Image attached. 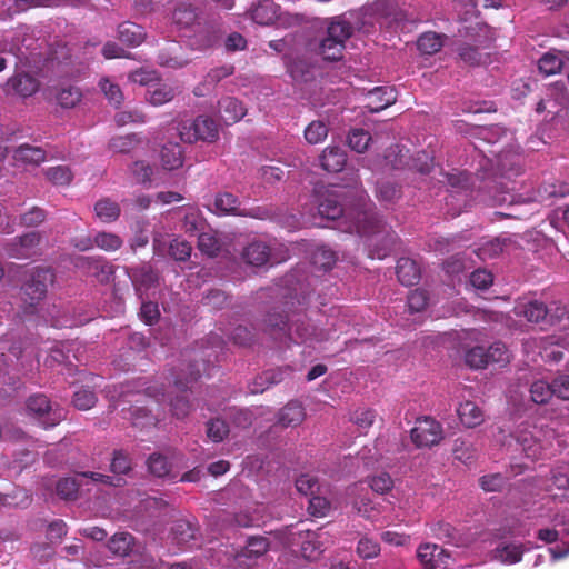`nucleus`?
<instances>
[{"mask_svg":"<svg viewBox=\"0 0 569 569\" xmlns=\"http://www.w3.org/2000/svg\"><path fill=\"white\" fill-rule=\"evenodd\" d=\"M459 58L468 66L475 67L486 62L478 47L462 43L458 48Z\"/></svg>","mask_w":569,"mask_h":569,"instance_id":"51","label":"nucleus"},{"mask_svg":"<svg viewBox=\"0 0 569 569\" xmlns=\"http://www.w3.org/2000/svg\"><path fill=\"white\" fill-rule=\"evenodd\" d=\"M552 308H548L543 302L538 300L529 301L523 308V317L530 322H542L548 319Z\"/></svg>","mask_w":569,"mask_h":569,"instance_id":"37","label":"nucleus"},{"mask_svg":"<svg viewBox=\"0 0 569 569\" xmlns=\"http://www.w3.org/2000/svg\"><path fill=\"white\" fill-rule=\"evenodd\" d=\"M242 258L250 266L261 267L269 261L270 248L262 241H253L243 249Z\"/></svg>","mask_w":569,"mask_h":569,"instance_id":"20","label":"nucleus"},{"mask_svg":"<svg viewBox=\"0 0 569 569\" xmlns=\"http://www.w3.org/2000/svg\"><path fill=\"white\" fill-rule=\"evenodd\" d=\"M44 365L50 368L71 365L69 350L66 351L64 348L60 346L51 348L44 360Z\"/></svg>","mask_w":569,"mask_h":569,"instance_id":"64","label":"nucleus"},{"mask_svg":"<svg viewBox=\"0 0 569 569\" xmlns=\"http://www.w3.org/2000/svg\"><path fill=\"white\" fill-rule=\"evenodd\" d=\"M118 39L128 47H138L146 39L144 29L130 21H124L118 26Z\"/></svg>","mask_w":569,"mask_h":569,"instance_id":"18","label":"nucleus"},{"mask_svg":"<svg viewBox=\"0 0 569 569\" xmlns=\"http://www.w3.org/2000/svg\"><path fill=\"white\" fill-rule=\"evenodd\" d=\"M357 553L362 559L376 558L380 553V545L377 540L365 536L358 541Z\"/></svg>","mask_w":569,"mask_h":569,"instance_id":"58","label":"nucleus"},{"mask_svg":"<svg viewBox=\"0 0 569 569\" xmlns=\"http://www.w3.org/2000/svg\"><path fill=\"white\" fill-rule=\"evenodd\" d=\"M553 395L552 383H548L543 380H537L531 383L530 397L531 400L537 405L547 403Z\"/></svg>","mask_w":569,"mask_h":569,"instance_id":"43","label":"nucleus"},{"mask_svg":"<svg viewBox=\"0 0 569 569\" xmlns=\"http://www.w3.org/2000/svg\"><path fill=\"white\" fill-rule=\"evenodd\" d=\"M466 363L472 369H482L488 366L487 351L483 347L477 346L466 352Z\"/></svg>","mask_w":569,"mask_h":569,"instance_id":"59","label":"nucleus"},{"mask_svg":"<svg viewBox=\"0 0 569 569\" xmlns=\"http://www.w3.org/2000/svg\"><path fill=\"white\" fill-rule=\"evenodd\" d=\"M301 550L306 558L315 559L322 552V546L317 541V535L313 531H306V540L301 543Z\"/></svg>","mask_w":569,"mask_h":569,"instance_id":"63","label":"nucleus"},{"mask_svg":"<svg viewBox=\"0 0 569 569\" xmlns=\"http://www.w3.org/2000/svg\"><path fill=\"white\" fill-rule=\"evenodd\" d=\"M567 196H569V183L562 181L542 183L537 190L538 200L541 202Z\"/></svg>","mask_w":569,"mask_h":569,"instance_id":"33","label":"nucleus"},{"mask_svg":"<svg viewBox=\"0 0 569 569\" xmlns=\"http://www.w3.org/2000/svg\"><path fill=\"white\" fill-rule=\"evenodd\" d=\"M187 369L188 372L183 377L176 371L171 372L177 395L170 398V410L177 419H183L190 413L192 406L188 391L190 386L201 377L200 365L197 361L189 363Z\"/></svg>","mask_w":569,"mask_h":569,"instance_id":"4","label":"nucleus"},{"mask_svg":"<svg viewBox=\"0 0 569 569\" xmlns=\"http://www.w3.org/2000/svg\"><path fill=\"white\" fill-rule=\"evenodd\" d=\"M214 207L217 211L224 214H237L239 208L238 198L230 192H221L216 196Z\"/></svg>","mask_w":569,"mask_h":569,"instance_id":"47","label":"nucleus"},{"mask_svg":"<svg viewBox=\"0 0 569 569\" xmlns=\"http://www.w3.org/2000/svg\"><path fill=\"white\" fill-rule=\"evenodd\" d=\"M160 157L162 167L167 170H174L183 164V150L177 142H168L163 144Z\"/></svg>","mask_w":569,"mask_h":569,"instance_id":"26","label":"nucleus"},{"mask_svg":"<svg viewBox=\"0 0 569 569\" xmlns=\"http://www.w3.org/2000/svg\"><path fill=\"white\" fill-rule=\"evenodd\" d=\"M345 44L340 41L326 37L320 43V54L325 60L337 61L342 58Z\"/></svg>","mask_w":569,"mask_h":569,"instance_id":"46","label":"nucleus"},{"mask_svg":"<svg viewBox=\"0 0 569 569\" xmlns=\"http://www.w3.org/2000/svg\"><path fill=\"white\" fill-rule=\"evenodd\" d=\"M172 19L180 28H189L197 20L196 9L191 4H180L174 9Z\"/></svg>","mask_w":569,"mask_h":569,"instance_id":"44","label":"nucleus"},{"mask_svg":"<svg viewBox=\"0 0 569 569\" xmlns=\"http://www.w3.org/2000/svg\"><path fill=\"white\" fill-rule=\"evenodd\" d=\"M99 86L110 103L114 104V107H119L122 103L123 94L118 84L104 78L100 80Z\"/></svg>","mask_w":569,"mask_h":569,"instance_id":"62","label":"nucleus"},{"mask_svg":"<svg viewBox=\"0 0 569 569\" xmlns=\"http://www.w3.org/2000/svg\"><path fill=\"white\" fill-rule=\"evenodd\" d=\"M134 537L129 532H117L108 541L109 551L117 557L129 556L134 548Z\"/></svg>","mask_w":569,"mask_h":569,"instance_id":"23","label":"nucleus"},{"mask_svg":"<svg viewBox=\"0 0 569 569\" xmlns=\"http://www.w3.org/2000/svg\"><path fill=\"white\" fill-rule=\"evenodd\" d=\"M53 97L61 108L71 109L81 101L82 92L77 86L61 84L53 89Z\"/></svg>","mask_w":569,"mask_h":569,"instance_id":"19","label":"nucleus"},{"mask_svg":"<svg viewBox=\"0 0 569 569\" xmlns=\"http://www.w3.org/2000/svg\"><path fill=\"white\" fill-rule=\"evenodd\" d=\"M44 176L54 186H69L73 179L70 168L62 164L47 168Z\"/></svg>","mask_w":569,"mask_h":569,"instance_id":"39","label":"nucleus"},{"mask_svg":"<svg viewBox=\"0 0 569 569\" xmlns=\"http://www.w3.org/2000/svg\"><path fill=\"white\" fill-rule=\"evenodd\" d=\"M54 281V273L51 268L37 267L30 271L28 278L21 286V299L26 313H34L37 306L48 292V287Z\"/></svg>","mask_w":569,"mask_h":569,"instance_id":"3","label":"nucleus"},{"mask_svg":"<svg viewBox=\"0 0 569 569\" xmlns=\"http://www.w3.org/2000/svg\"><path fill=\"white\" fill-rule=\"evenodd\" d=\"M234 67L229 66H221L211 69L204 77V80L201 84L197 86L194 89L196 96H203L204 89L207 87H214L217 83H219L222 79L228 78L229 76L233 74Z\"/></svg>","mask_w":569,"mask_h":569,"instance_id":"29","label":"nucleus"},{"mask_svg":"<svg viewBox=\"0 0 569 569\" xmlns=\"http://www.w3.org/2000/svg\"><path fill=\"white\" fill-rule=\"evenodd\" d=\"M396 273L398 280L407 287L418 283L420 279V268L418 263L410 258L402 257L397 261Z\"/></svg>","mask_w":569,"mask_h":569,"instance_id":"16","label":"nucleus"},{"mask_svg":"<svg viewBox=\"0 0 569 569\" xmlns=\"http://www.w3.org/2000/svg\"><path fill=\"white\" fill-rule=\"evenodd\" d=\"M457 413L461 423L467 428H476L485 421V415L473 401H465L459 405Z\"/></svg>","mask_w":569,"mask_h":569,"instance_id":"21","label":"nucleus"},{"mask_svg":"<svg viewBox=\"0 0 569 569\" xmlns=\"http://www.w3.org/2000/svg\"><path fill=\"white\" fill-rule=\"evenodd\" d=\"M319 161L323 170L340 172L347 163V154L342 148L329 146L322 151Z\"/></svg>","mask_w":569,"mask_h":569,"instance_id":"13","label":"nucleus"},{"mask_svg":"<svg viewBox=\"0 0 569 569\" xmlns=\"http://www.w3.org/2000/svg\"><path fill=\"white\" fill-rule=\"evenodd\" d=\"M246 112L242 102L234 97H224L219 101L220 118L228 126L241 120Z\"/></svg>","mask_w":569,"mask_h":569,"instance_id":"14","label":"nucleus"},{"mask_svg":"<svg viewBox=\"0 0 569 569\" xmlns=\"http://www.w3.org/2000/svg\"><path fill=\"white\" fill-rule=\"evenodd\" d=\"M306 418L303 406L299 401H290L278 413V422L287 427H297Z\"/></svg>","mask_w":569,"mask_h":569,"instance_id":"17","label":"nucleus"},{"mask_svg":"<svg viewBox=\"0 0 569 569\" xmlns=\"http://www.w3.org/2000/svg\"><path fill=\"white\" fill-rule=\"evenodd\" d=\"M80 483L76 478H62L57 482V495L66 500H73L77 498Z\"/></svg>","mask_w":569,"mask_h":569,"instance_id":"56","label":"nucleus"},{"mask_svg":"<svg viewBox=\"0 0 569 569\" xmlns=\"http://www.w3.org/2000/svg\"><path fill=\"white\" fill-rule=\"evenodd\" d=\"M86 268L100 282L107 283L114 274L116 268L103 258H86Z\"/></svg>","mask_w":569,"mask_h":569,"instance_id":"25","label":"nucleus"},{"mask_svg":"<svg viewBox=\"0 0 569 569\" xmlns=\"http://www.w3.org/2000/svg\"><path fill=\"white\" fill-rule=\"evenodd\" d=\"M94 212L102 222L112 223L119 219L121 208L116 201L109 198H102L96 202Z\"/></svg>","mask_w":569,"mask_h":569,"instance_id":"30","label":"nucleus"},{"mask_svg":"<svg viewBox=\"0 0 569 569\" xmlns=\"http://www.w3.org/2000/svg\"><path fill=\"white\" fill-rule=\"evenodd\" d=\"M197 532V522L188 519H179L174 521L171 528L173 540L180 546L188 545L196 540Z\"/></svg>","mask_w":569,"mask_h":569,"instance_id":"22","label":"nucleus"},{"mask_svg":"<svg viewBox=\"0 0 569 569\" xmlns=\"http://www.w3.org/2000/svg\"><path fill=\"white\" fill-rule=\"evenodd\" d=\"M487 351L488 365L498 363L503 366L509 362V352L505 343L493 342Z\"/></svg>","mask_w":569,"mask_h":569,"instance_id":"61","label":"nucleus"},{"mask_svg":"<svg viewBox=\"0 0 569 569\" xmlns=\"http://www.w3.org/2000/svg\"><path fill=\"white\" fill-rule=\"evenodd\" d=\"M328 136V127L322 121H312L305 129V138L310 144L322 142Z\"/></svg>","mask_w":569,"mask_h":569,"instance_id":"54","label":"nucleus"},{"mask_svg":"<svg viewBox=\"0 0 569 569\" xmlns=\"http://www.w3.org/2000/svg\"><path fill=\"white\" fill-rule=\"evenodd\" d=\"M511 242L507 237H497L492 239L483 240L480 247L477 249V256L481 260L497 258L502 253L503 249Z\"/></svg>","mask_w":569,"mask_h":569,"instance_id":"28","label":"nucleus"},{"mask_svg":"<svg viewBox=\"0 0 569 569\" xmlns=\"http://www.w3.org/2000/svg\"><path fill=\"white\" fill-rule=\"evenodd\" d=\"M433 167V158L426 151H419L415 157L409 154L408 169L416 170L420 173H429Z\"/></svg>","mask_w":569,"mask_h":569,"instance_id":"57","label":"nucleus"},{"mask_svg":"<svg viewBox=\"0 0 569 569\" xmlns=\"http://www.w3.org/2000/svg\"><path fill=\"white\" fill-rule=\"evenodd\" d=\"M445 36L436 32H425L417 41V48L422 54H435L440 51L443 46Z\"/></svg>","mask_w":569,"mask_h":569,"instance_id":"36","label":"nucleus"},{"mask_svg":"<svg viewBox=\"0 0 569 569\" xmlns=\"http://www.w3.org/2000/svg\"><path fill=\"white\" fill-rule=\"evenodd\" d=\"M147 468L157 478L176 479V475L172 473V463L160 452H153L148 457Z\"/></svg>","mask_w":569,"mask_h":569,"instance_id":"24","label":"nucleus"},{"mask_svg":"<svg viewBox=\"0 0 569 569\" xmlns=\"http://www.w3.org/2000/svg\"><path fill=\"white\" fill-rule=\"evenodd\" d=\"M14 161L24 164L39 166L47 159V152L41 147L22 143L13 150Z\"/></svg>","mask_w":569,"mask_h":569,"instance_id":"15","label":"nucleus"},{"mask_svg":"<svg viewBox=\"0 0 569 569\" xmlns=\"http://www.w3.org/2000/svg\"><path fill=\"white\" fill-rule=\"evenodd\" d=\"M291 373L292 370L289 367L263 371L254 379L251 392L261 393L271 386L282 382L287 377L291 376Z\"/></svg>","mask_w":569,"mask_h":569,"instance_id":"12","label":"nucleus"},{"mask_svg":"<svg viewBox=\"0 0 569 569\" xmlns=\"http://www.w3.org/2000/svg\"><path fill=\"white\" fill-rule=\"evenodd\" d=\"M179 134L182 141L192 143L198 140L213 142L219 137L218 126L213 119L199 116L191 122L180 126Z\"/></svg>","mask_w":569,"mask_h":569,"instance_id":"7","label":"nucleus"},{"mask_svg":"<svg viewBox=\"0 0 569 569\" xmlns=\"http://www.w3.org/2000/svg\"><path fill=\"white\" fill-rule=\"evenodd\" d=\"M385 161L391 169H405L409 166V150L403 146L393 144L386 150Z\"/></svg>","mask_w":569,"mask_h":569,"instance_id":"32","label":"nucleus"},{"mask_svg":"<svg viewBox=\"0 0 569 569\" xmlns=\"http://www.w3.org/2000/svg\"><path fill=\"white\" fill-rule=\"evenodd\" d=\"M27 410L43 428L54 427L64 418L63 410L58 406L53 407L43 393L30 396L27 400Z\"/></svg>","mask_w":569,"mask_h":569,"instance_id":"6","label":"nucleus"},{"mask_svg":"<svg viewBox=\"0 0 569 569\" xmlns=\"http://www.w3.org/2000/svg\"><path fill=\"white\" fill-rule=\"evenodd\" d=\"M206 221L198 209L190 208L184 213L182 229L189 236H199L203 232Z\"/></svg>","mask_w":569,"mask_h":569,"instance_id":"35","label":"nucleus"},{"mask_svg":"<svg viewBox=\"0 0 569 569\" xmlns=\"http://www.w3.org/2000/svg\"><path fill=\"white\" fill-rule=\"evenodd\" d=\"M277 16L278 7L271 0L260 1L251 11L252 20L261 26L272 24Z\"/></svg>","mask_w":569,"mask_h":569,"instance_id":"27","label":"nucleus"},{"mask_svg":"<svg viewBox=\"0 0 569 569\" xmlns=\"http://www.w3.org/2000/svg\"><path fill=\"white\" fill-rule=\"evenodd\" d=\"M174 98V89L169 84H159L153 90H149V102L159 107L170 102Z\"/></svg>","mask_w":569,"mask_h":569,"instance_id":"53","label":"nucleus"},{"mask_svg":"<svg viewBox=\"0 0 569 569\" xmlns=\"http://www.w3.org/2000/svg\"><path fill=\"white\" fill-rule=\"evenodd\" d=\"M562 59L555 53L547 52L538 61L539 71L546 76L556 74L561 71Z\"/></svg>","mask_w":569,"mask_h":569,"instance_id":"49","label":"nucleus"},{"mask_svg":"<svg viewBox=\"0 0 569 569\" xmlns=\"http://www.w3.org/2000/svg\"><path fill=\"white\" fill-rule=\"evenodd\" d=\"M410 438L417 448H430L443 439V429L437 420L423 417L417 420L410 431Z\"/></svg>","mask_w":569,"mask_h":569,"instance_id":"8","label":"nucleus"},{"mask_svg":"<svg viewBox=\"0 0 569 569\" xmlns=\"http://www.w3.org/2000/svg\"><path fill=\"white\" fill-rule=\"evenodd\" d=\"M376 417L377 413L373 409L358 408L351 413L350 421L357 426L360 432L366 433L373 425Z\"/></svg>","mask_w":569,"mask_h":569,"instance_id":"41","label":"nucleus"},{"mask_svg":"<svg viewBox=\"0 0 569 569\" xmlns=\"http://www.w3.org/2000/svg\"><path fill=\"white\" fill-rule=\"evenodd\" d=\"M535 427L529 422L520 423L513 431H509L503 427L498 428L499 438L498 440L502 446L508 445V438H512L521 448L525 456L532 460H539L542 458L545 447L541 440L533 432Z\"/></svg>","mask_w":569,"mask_h":569,"instance_id":"5","label":"nucleus"},{"mask_svg":"<svg viewBox=\"0 0 569 569\" xmlns=\"http://www.w3.org/2000/svg\"><path fill=\"white\" fill-rule=\"evenodd\" d=\"M417 558L423 569H440L447 566L449 553L436 543H423L417 550Z\"/></svg>","mask_w":569,"mask_h":569,"instance_id":"10","label":"nucleus"},{"mask_svg":"<svg viewBox=\"0 0 569 569\" xmlns=\"http://www.w3.org/2000/svg\"><path fill=\"white\" fill-rule=\"evenodd\" d=\"M110 471L113 473L111 477L128 476L132 471V459L123 449H118L112 452L110 461Z\"/></svg>","mask_w":569,"mask_h":569,"instance_id":"34","label":"nucleus"},{"mask_svg":"<svg viewBox=\"0 0 569 569\" xmlns=\"http://www.w3.org/2000/svg\"><path fill=\"white\" fill-rule=\"evenodd\" d=\"M93 242H96V247L107 252L117 251L123 244V240L120 236L107 231L97 232L93 236Z\"/></svg>","mask_w":569,"mask_h":569,"instance_id":"38","label":"nucleus"},{"mask_svg":"<svg viewBox=\"0 0 569 569\" xmlns=\"http://www.w3.org/2000/svg\"><path fill=\"white\" fill-rule=\"evenodd\" d=\"M367 107L371 112H379L397 100V92L392 87H376L368 92Z\"/></svg>","mask_w":569,"mask_h":569,"instance_id":"11","label":"nucleus"},{"mask_svg":"<svg viewBox=\"0 0 569 569\" xmlns=\"http://www.w3.org/2000/svg\"><path fill=\"white\" fill-rule=\"evenodd\" d=\"M523 545L507 543L496 549V557L506 563H517L522 559Z\"/></svg>","mask_w":569,"mask_h":569,"instance_id":"40","label":"nucleus"},{"mask_svg":"<svg viewBox=\"0 0 569 569\" xmlns=\"http://www.w3.org/2000/svg\"><path fill=\"white\" fill-rule=\"evenodd\" d=\"M8 84L21 97H30L38 90V81L27 73L13 76Z\"/></svg>","mask_w":569,"mask_h":569,"instance_id":"31","label":"nucleus"},{"mask_svg":"<svg viewBox=\"0 0 569 569\" xmlns=\"http://www.w3.org/2000/svg\"><path fill=\"white\" fill-rule=\"evenodd\" d=\"M41 241V234L37 231L24 233L9 244V253L18 259L32 258L38 253V247Z\"/></svg>","mask_w":569,"mask_h":569,"instance_id":"9","label":"nucleus"},{"mask_svg":"<svg viewBox=\"0 0 569 569\" xmlns=\"http://www.w3.org/2000/svg\"><path fill=\"white\" fill-rule=\"evenodd\" d=\"M229 435V426L219 418L207 422V436L213 442H221Z\"/></svg>","mask_w":569,"mask_h":569,"instance_id":"55","label":"nucleus"},{"mask_svg":"<svg viewBox=\"0 0 569 569\" xmlns=\"http://www.w3.org/2000/svg\"><path fill=\"white\" fill-rule=\"evenodd\" d=\"M370 141V133L363 129L355 128L351 129L348 133V144L353 151L358 153L365 152L368 149Z\"/></svg>","mask_w":569,"mask_h":569,"instance_id":"45","label":"nucleus"},{"mask_svg":"<svg viewBox=\"0 0 569 569\" xmlns=\"http://www.w3.org/2000/svg\"><path fill=\"white\" fill-rule=\"evenodd\" d=\"M140 143L137 134H127L114 137L109 141V149L114 152L127 153L133 150Z\"/></svg>","mask_w":569,"mask_h":569,"instance_id":"48","label":"nucleus"},{"mask_svg":"<svg viewBox=\"0 0 569 569\" xmlns=\"http://www.w3.org/2000/svg\"><path fill=\"white\" fill-rule=\"evenodd\" d=\"M452 455L456 460L467 465L470 463L476 457V449L472 443L462 438H457L453 441Z\"/></svg>","mask_w":569,"mask_h":569,"instance_id":"42","label":"nucleus"},{"mask_svg":"<svg viewBox=\"0 0 569 569\" xmlns=\"http://www.w3.org/2000/svg\"><path fill=\"white\" fill-rule=\"evenodd\" d=\"M347 193L343 189L319 191V214L329 220L343 219L348 223V231L367 238L371 258H385L396 244V232L381 220L375 206L366 200L362 191H355L357 200L348 207L342 202Z\"/></svg>","mask_w":569,"mask_h":569,"instance_id":"1","label":"nucleus"},{"mask_svg":"<svg viewBox=\"0 0 569 569\" xmlns=\"http://www.w3.org/2000/svg\"><path fill=\"white\" fill-rule=\"evenodd\" d=\"M221 31L214 26L203 28L197 34V43L201 49H209L218 44L221 40Z\"/></svg>","mask_w":569,"mask_h":569,"instance_id":"50","label":"nucleus"},{"mask_svg":"<svg viewBox=\"0 0 569 569\" xmlns=\"http://www.w3.org/2000/svg\"><path fill=\"white\" fill-rule=\"evenodd\" d=\"M352 34V28L349 22L335 21L331 22L327 30V37L340 41L345 44L346 40Z\"/></svg>","mask_w":569,"mask_h":569,"instance_id":"60","label":"nucleus"},{"mask_svg":"<svg viewBox=\"0 0 569 569\" xmlns=\"http://www.w3.org/2000/svg\"><path fill=\"white\" fill-rule=\"evenodd\" d=\"M266 330L277 340L290 338L297 342H322L329 339V332L317 328L309 319H297L293 325L288 327V316L270 312L266 319Z\"/></svg>","mask_w":569,"mask_h":569,"instance_id":"2","label":"nucleus"},{"mask_svg":"<svg viewBox=\"0 0 569 569\" xmlns=\"http://www.w3.org/2000/svg\"><path fill=\"white\" fill-rule=\"evenodd\" d=\"M129 412L134 427L146 428L157 423V418L144 407L130 408Z\"/></svg>","mask_w":569,"mask_h":569,"instance_id":"52","label":"nucleus"}]
</instances>
